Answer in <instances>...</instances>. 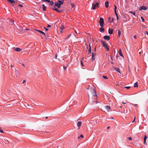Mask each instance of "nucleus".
<instances>
[{
  "label": "nucleus",
  "instance_id": "obj_39",
  "mask_svg": "<svg viewBox=\"0 0 148 148\" xmlns=\"http://www.w3.org/2000/svg\"><path fill=\"white\" fill-rule=\"evenodd\" d=\"M144 144L145 145H147V143L146 142V140H144Z\"/></svg>",
  "mask_w": 148,
  "mask_h": 148
},
{
  "label": "nucleus",
  "instance_id": "obj_57",
  "mask_svg": "<svg viewBox=\"0 0 148 148\" xmlns=\"http://www.w3.org/2000/svg\"><path fill=\"white\" fill-rule=\"evenodd\" d=\"M22 65H23V66H24V67H25V65H24V64H22Z\"/></svg>",
  "mask_w": 148,
  "mask_h": 148
},
{
  "label": "nucleus",
  "instance_id": "obj_42",
  "mask_svg": "<svg viewBox=\"0 0 148 148\" xmlns=\"http://www.w3.org/2000/svg\"><path fill=\"white\" fill-rule=\"evenodd\" d=\"M44 28L46 31H47L48 30V29L47 28L45 27H44Z\"/></svg>",
  "mask_w": 148,
  "mask_h": 148
},
{
  "label": "nucleus",
  "instance_id": "obj_62",
  "mask_svg": "<svg viewBox=\"0 0 148 148\" xmlns=\"http://www.w3.org/2000/svg\"><path fill=\"white\" fill-rule=\"evenodd\" d=\"M122 103L123 104H125V103H124L123 102H122Z\"/></svg>",
  "mask_w": 148,
  "mask_h": 148
},
{
  "label": "nucleus",
  "instance_id": "obj_19",
  "mask_svg": "<svg viewBox=\"0 0 148 148\" xmlns=\"http://www.w3.org/2000/svg\"><path fill=\"white\" fill-rule=\"evenodd\" d=\"M36 30L37 31L40 32V33H42V34H43V35H44V36H45V33L43 32L42 31H40V30H37V29H36Z\"/></svg>",
  "mask_w": 148,
  "mask_h": 148
},
{
  "label": "nucleus",
  "instance_id": "obj_49",
  "mask_svg": "<svg viewBox=\"0 0 148 148\" xmlns=\"http://www.w3.org/2000/svg\"><path fill=\"white\" fill-rule=\"evenodd\" d=\"M135 118H134V119L132 121V123L134 122L135 121Z\"/></svg>",
  "mask_w": 148,
  "mask_h": 148
},
{
  "label": "nucleus",
  "instance_id": "obj_55",
  "mask_svg": "<svg viewBox=\"0 0 148 148\" xmlns=\"http://www.w3.org/2000/svg\"><path fill=\"white\" fill-rule=\"evenodd\" d=\"M42 1H46V0H42Z\"/></svg>",
  "mask_w": 148,
  "mask_h": 148
},
{
  "label": "nucleus",
  "instance_id": "obj_35",
  "mask_svg": "<svg viewBox=\"0 0 148 148\" xmlns=\"http://www.w3.org/2000/svg\"><path fill=\"white\" fill-rule=\"evenodd\" d=\"M63 11L62 10H59L58 11V12L59 13H62V12Z\"/></svg>",
  "mask_w": 148,
  "mask_h": 148
},
{
  "label": "nucleus",
  "instance_id": "obj_21",
  "mask_svg": "<svg viewBox=\"0 0 148 148\" xmlns=\"http://www.w3.org/2000/svg\"><path fill=\"white\" fill-rule=\"evenodd\" d=\"M104 30V29L103 27H101L100 28V31L101 32H103Z\"/></svg>",
  "mask_w": 148,
  "mask_h": 148
},
{
  "label": "nucleus",
  "instance_id": "obj_17",
  "mask_svg": "<svg viewBox=\"0 0 148 148\" xmlns=\"http://www.w3.org/2000/svg\"><path fill=\"white\" fill-rule=\"evenodd\" d=\"M42 7H43V10L44 11H45L46 10V7L45 5L44 4H43L42 5Z\"/></svg>",
  "mask_w": 148,
  "mask_h": 148
},
{
  "label": "nucleus",
  "instance_id": "obj_34",
  "mask_svg": "<svg viewBox=\"0 0 148 148\" xmlns=\"http://www.w3.org/2000/svg\"><path fill=\"white\" fill-rule=\"evenodd\" d=\"M92 56V58H91L92 60V61H94V60L95 59V58H94V57H93V56Z\"/></svg>",
  "mask_w": 148,
  "mask_h": 148
},
{
  "label": "nucleus",
  "instance_id": "obj_40",
  "mask_svg": "<svg viewBox=\"0 0 148 148\" xmlns=\"http://www.w3.org/2000/svg\"><path fill=\"white\" fill-rule=\"evenodd\" d=\"M83 136L81 134L80 135V136L79 137H78V138H79L80 137L83 138Z\"/></svg>",
  "mask_w": 148,
  "mask_h": 148
},
{
  "label": "nucleus",
  "instance_id": "obj_54",
  "mask_svg": "<svg viewBox=\"0 0 148 148\" xmlns=\"http://www.w3.org/2000/svg\"><path fill=\"white\" fill-rule=\"evenodd\" d=\"M134 38H136V36H134Z\"/></svg>",
  "mask_w": 148,
  "mask_h": 148
},
{
  "label": "nucleus",
  "instance_id": "obj_18",
  "mask_svg": "<svg viewBox=\"0 0 148 148\" xmlns=\"http://www.w3.org/2000/svg\"><path fill=\"white\" fill-rule=\"evenodd\" d=\"M8 1L12 3H15V1L14 0H8Z\"/></svg>",
  "mask_w": 148,
  "mask_h": 148
},
{
  "label": "nucleus",
  "instance_id": "obj_23",
  "mask_svg": "<svg viewBox=\"0 0 148 148\" xmlns=\"http://www.w3.org/2000/svg\"><path fill=\"white\" fill-rule=\"evenodd\" d=\"M53 10H55L56 12H58L59 11V10L57 8L55 7V8H53L52 9Z\"/></svg>",
  "mask_w": 148,
  "mask_h": 148
},
{
  "label": "nucleus",
  "instance_id": "obj_61",
  "mask_svg": "<svg viewBox=\"0 0 148 148\" xmlns=\"http://www.w3.org/2000/svg\"><path fill=\"white\" fill-rule=\"evenodd\" d=\"M57 55L55 57V58H57Z\"/></svg>",
  "mask_w": 148,
  "mask_h": 148
},
{
  "label": "nucleus",
  "instance_id": "obj_64",
  "mask_svg": "<svg viewBox=\"0 0 148 148\" xmlns=\"http://www.w3.org/2000/svg\"><path fill=\"white\" fill-rule=\"evenodd\" d=\"M46 118L47 119V117H46Z\"/></svg>",
  "mask_w": 148,
  "mask_h": 148
},
{
  "label": "nucleus",
  "instance_id": "obj_48",
  "mask_svg": "<svg viewBox=\"0 0 148 148\" xmlns=\"http://www.w3.org/2000/svg\"><path fill=\"white\" fill-rule=\"evenodd\" d=\"M51 25H48V26H47V27H51Z\"/></svg>",
  "mask_w": 148,
  "mask_h": 148
},
{
  "label": "nucleus",
  "instance_id": "obj_16",
  "mask_svg": "<svg viewBox=\"0 0 148 148\" xmlns=\"http://www.w3.org/2000/svg\"><path fill=\"white\" fill-rule=\"evenodd\" d=\"M134 87L135 88H138V87L137 82L135 83L134 85Z\"/></svg>",
  "mask_w": 148,
  "mask_h": 148
},
{
  "label": "nucleus",
  "instance_id": "obj_14",
  "mask_svg": "<svg viewBox=\"0 0 148 148\" xmlns=\"http://www.w3.org/2000/svg\"><path fill=\"white\" fill-rule=\"evenodd\" d=\"M113 30L112 29L111 30L110 29V28H109L108 29V33L109 34H111L113 33Z\"/></svg>",
  "mask_w": 148,
  "mask_h": 148
},
{
  "label": "nucleus",
  "instance_id": "obj_37",
  "mask_svg": "<svg viewBox=\"0 0 148 148\" xmlns=\"http://www.w3.org/2000/svg\"><path fill=\"white\" fill-rule=\"evenodd\" d=\"M128 139L129 140H132V138L131 137H128Z\"/></svg>",
  "mask_w": 148,
  "mask_h": 148
},
{
  "label": "nucleus",
  "instance_id": "obj_29",
  "mask_svg": "<svg viewBox=\"0 0 148 148\" xmlns=\"http://www.w3.org/2000/svg\"><path fill=\"white\" fill-rule=\"evenodd\" d=\"M115 14L116 17V18H117V20H118L119 19V17H118V15L117 13V12L116 13H115Z\"/></svg>",
  "mask_w": 148,
  "mask_h": 148
},
{
  "label": "nucleus",
  "instance_id": "obj_41",
  "mask_svg": "<svg viewBox=\"0 0 148 148\" xmlns=\"http://www.w3.org/2000/svg\"><path fill=\"white\" fill-rule=\"evenodd\" d=\"M71 5L72 8H73L75 6V5L73 3H71Z\"/></svg>",
  "mask_w": 148,
  "mask_h": 148
},
{
  "label": "nucleus",
  "instance_id": "obj_45",
  "mask_svg": "<svg viewBox=\"0 0 148 148\" xmlns=\"http://www.w3.org/2000/svg\"><path fill=\"white\" fill-rule=\"evenodd\" d=\"M145 33L147 35H148V32L147 31H145Z\"/></svg>",
  "mask_w": 148,
  "mask_h": 148
},
{
  "label": "nucleus",
  "instance_id": "obj_13",
  "mask_svg": "<svg viewBox=\"0 0 148 148\" xmlns=\"http://www.w3.org/2000/svg\"><path fill=\"white\" fill-rule=\"evenodd\" d=\"M82 124V122L81 121H79L77 122V126L79 128Z\"/></svg>",
  "mask_w": 148,
  "mask_h": 148
},
{
  "label": "nucleus",
  "instance_id": "obj_52",
  "mask_svg": "<svg viewBox=\"0 0 148 148\" xmlns=\"http://www.w3.org/2000/svg\"><path fill=\"white\" fill-rule=\"evenodd\" d=\"M110 128V126H108V127H107V129H109Z\"/></svg>",
  "mask_w": 148,
  "mask_h": 148
},
{
  "label": "nucleus",
  "instance_id": "obj_9",
  "mask_svg": "<svg viewBox=\"0 0 148 148\" xmlns=\"http://www.w3.org/2000/svg\"><path fill=\"white\" fill-rule=\"evenodd\" d=\"M105 7L106 8H108L109 6V2L108 1H106L105 3Z\"/></svg>",
  "mask_w": 148,
  "mask_h": 148
},
{
  "label": "nucleus",
  "instance_id": "obj_3",
  "mask_svg": "<svg viewBox=\"0 0 148 148\" xmlns=\"http://www.w3.org/2000/svg\"><path fill=\"white\" fill-rule=\"evenodd\" d=\"M99 24L100 26L101 27H103V24H104V21L103 18H100L99 19Z\"/></svg>",
  "mask_w": 148,
  "mask_h": 148
},
{
  "label": "nucleus",
  "instance_id": "obj_63",
  "mask_svg": "<svg viewBox=\"0 0 148 148\" xmlns=\"http://www.w3.org/2000/svg\"><path fill=\"white\" fill-rule=\"evenodd\" d=\"M111 64H113V62H111Z\"/></svg>",
  "mask_w": 148,
  "mask_h": 148
},
{
  "label": "nucleus",
  "instance_id": "obj_12",
  "mask_svg": "<svg viewBox=\"0 0 148 148\" xmlns=\"http://www.w3.org/2000/svg\"><path fill=\"white\" fill-rule=\"evenodd\" d=\"M114 69L116 71L118 72L119 73H120V69L118 67H114Z\"/></svg>",
  "mask_w": 148,
  "mask_h": 148
},
{
  "label": "nucleus",
  "instance_id": "obj_59",
  "mask_svg": "<svg viewBox=\"0 0 148 148\" xmlns=\"http://www.w3.org/2000/svg\"><path fill=\"white\" fill-rule=\"evenodd\" d=\"M111 59L112 60H113L112 57H111Z\"/></svg>",
  "mask_w": 148,
  "mask_h": 148
},
{
  "label": "nucleus",
  "instance_id": "obj_11",
  "mask_svg": "<svg viewBox=\"0 0 148 148\" xmlns=\"http://www.w3.org/2000/svg\"><path fill=\"white\" fill-rule=\"evenodd\" d=\"M14 50L17 52H19L21 50V49L19 48H15L14 49Z\"/></svg>",
  "mask_w": 148,
  "mask_h": 148
},
{
  "label": "nucleus",
  "instance_id": "obj_27",
  "mask_svg": "<svg viewBox=\"0 0 148 148\" xmlns=\"http://www.w3.org/2000/svg\"><path fill=\"white\" fill-rule=\"evenodd\" d=\"M147 136L146 135H145V137L144 138V140H146V139H147Z\"/></svg>",
  "mask_w": 148,
  "mask_h": 148
},
{
  "label": "nucleus",
  "instance_id": "obj_43",
  "mask_svg": "<svg viewBox=\"0 0 148 148\" xmlns=\"http://www.w3.org/2000/svg\"><path fill=\"white\" fill-rule=\"evenodd\" d=\"M67 67L64 66L63 68L64 70H65L66 69Z\"/></svg>",
  "mask_w": 148,
  "mask_h": 148
},
{
  "label": "nucleus",
  "instance_id": "obj_22",
  "mask_svg": "<svg viewBox=\"0 0 148 148\" xmlns=\"http://www.w3.org/2000/svg\"><path fill=\"white\" fill-rule=\"evenodd\" d=\"M118 37H120L121 35V32L120 30H118Z\"/></svg>",
  "mask_w": 148,
  "mask_h": 148
},
{
  "label": "nucleus",
  "instance_id": "obj_32",
  "mask_svg": "<svg viewBox=\"0 0 148 148\" xmlns=\"http://www.w3.org/2000/svg\"><path fill=\"white\" fill-rule=\"evenodd\" d=\"M140 18H141V20H142V21H143H143H144L145 19H144V18H143V17H142V16H141V17H140Z\"/></svg>",
  "mask_w": 148,
  "mask_h": 148
},
{
  "label": "nucleus",
  "instance_id": "obj_25",
  "mask_svg": "<svg viewBox=\"0 0 148 148\" xmlns=\"http://www.w3.org/2000/svg\"><path fill=\"white\" fill-rule=\"evenodd\" d=\"M70 36H71V35L70 34H69L66 37L65 39H68L69 38H70Z\"/></svg>",
  "mask_w": 148,
  "mask_h": 148
},
{
  "label": "nucleus",
  "instance_id": "obj_2",
  "mask_svg": "<svg viewBox=\"0 0 148 148\" xmlns=\"http://www.w3.org/2000/svg\"><path fill=\"white\" fill-rule=\"evenodd\" d=\"M63 1L64 0H62V1L58 0L57 2L54 3V5L53 6V7L55 8L56 7H57L58 8H60L61 5L64 3Z\"/></svg>",
  "mask_w": 148,
  "mask_h": 148
},
{
  "label": "nucleus",
  "instance_id": "obj_7",
  "mask_svg": "<svg viewBox=\"0 0 148 148\" xmlns=\"http://www.w3.org/2000/svg\"><path fill=\"white\" fill-rule=\"evenodd\" d=\"M64 26L62 24L60 27V32L61 33H62L63 32V30L64 29Z\"/></svg>",
  "mask_w": 148,
  "mask_h": 148
},
{
  "label": "nucleus",
  "instance_id": "obj_6",
  "mask_svg": "<svg viewBox=\"0 0 148 148\" xmlns=\"http://www.w3.org/2000/svg\"><path fill=\"white\" fill-rule=\"evenodd\" d=\"M105 108L108 112H109L110 110L111 109V107L110 106H105Z\"/></svg>",
  "mask_w": 148,
  "mask_h": 148
},
{
  "label": "nucleus",
  "instance_id": "obj_8",
  "mask_svg": "<svg viewBox=\"0 0 148 148\" xmlns=\"http://www.w3.org/2000/svg\"><path fill=\"white\" fill-rule=\"evenodd\" d=\"M103 38L105 40H108L110 39V37L109 36L106 35L104 36Z\"/></svg>",
  "mask_w": 148,
  "mask_h": 148
},
{
  "label": "nucleus",
  "instance_id": "obj_38",
  "mask_svg": "<svg viewBox=\"0 0 148 148\" xmlns=\"http://www.w3.org/2000/svg\"><path fill=\"white\" fill-rule=\"evenodd\" d=\"M105 48H106L107 49V51H108L109 50V49L108 47H106Z\"/></svg>",
  "mask_w": 148,
  "mask_h": 148
},
{
  "label": "nucleus",
  "instance_id": "obj_44",
  "mask_svg": "<svg viewBox=\"0 0 148 148\" xmlns=\"http://www.w3.org/2000/svg\"><path fill=\"white\" fill-rule=\"evenodd\" d=\"M95 54L94 53H92V56H93V57L95 55Z\"/></svg>",
  "mask_w": 148,
  "mask_h": 148
},
{
  "label": "nucleus",
  "instance_id": "obj_26",
  "mask_svg": "<svg viewBox=\"0 0 148 148\" xmlns=\"http://www.w3.org/2000/svg\"><path fill=\"white\" fill-rule=\"evenodd\" d=\"M49 3H50V5H52L53 4V3H54V2L52 1H50V2Z\"/></svg>",
  "mask_w": 148,
  "mask_h": 148
},
{
  "label": "nucleus",
  "instance_id": "obj_15",
  "mask_svg": "<svg viewBox=\"0 0 148 148\" xmlns=\"http://www.w3.org/2000/svg\"><path fill=\"white\" fill-rule=\"evenodd\" d=\"M119 53L120 56L123 57V54H122V51L121 49H120L119 51Z\"/></svg>",
  "mask_w": 148,
  "mask_h": 148
},
{
  "label": "nucleus",
  "instance_id": "obj_20",
  "mask_svg": "<svg viewBox=\"0 0 148 148\" xmlns=\"http://www.w3.org/2000/svg\"><path fill=\"white\" fill-rule=\"evenodd\" d=\"M90 45H90H89V49L88 51V53L89 54H90L91 53V49Z\"/></svg>",
  "mask_w": 148,
  "mask_h": 148
},
{
  "label": "nucleus",
  "instance_id": "obj_56",
  "mask_svg": "<svg viewBox=\"0 0 148 148\" xmlns=\"http://www.w3.org/2000/svg\"><path fill=\"white\" fill-rule=\"evenodd\" d=\"M81 64L82 65V66H83V64L82 63V61H81Z\"/></svg>",
  "mask_w": 148,
  "mask_h": 148
},
{
  "label": "nucleus",
  "instance_id": "obj_5",
  "mask_svg": "<svg viewBox=\"0 0 148 148\" xmlns=\"http://www.w3.org/2000/svg\"><path fill=\"white\" fill-rule=\"evenodd\" d=\"M147 9V8L145 6L143 5L141 6L139 9L140 10H146Z\"/></svg>",
  "mask_w": 148,
  "mask_h": 148
},
{
  "label": "nucleus",
  "instance_id": "obj_60",
  "mask_svg": "<svg viewBox=\"0 0 148 148\" xmlns=\"http://www.w3.org/2000/svg\"><path fill=\"white\" fill-rule=\"evenodd\" d=\"M75 32L76 33H77V34L78 33L77 32V31L76 30H75Z\"/></svg>",
  "mask_w": 148,
  "mask_h": 148
},
{
  "label": "nucleus",
  "instance_id": "obj_10",
  "mask_svg": "<svg viewBox=\"0 0 148 148\" xmlns=\"http://www.w3.org/2000/svg\"><path fill=\"white\" fill-rule=\"evenodd\" d=\"M101 43L102 44L103 46L105 48L106 47H107V45H106L105 43L103 41H102L101 42Z\"/></svg>",
  "mask_w": 148,
  "mask_h": 148
},
{
  "label": "nucleus",
  "instance_id": "obj_36",
  "mask_svg": "<svg viewBox=\"0 0 148 148\" xmlns=\"http://www.w3.org/2000/svg\"><path fill=\"white\" fill-rule=\"evenodd\" d=\"M0 132L3 133V131L1 129V128H0Z\"/></svg>",
  "mask_w": 148,
  "mask_h": 148
},
{
  "label": "nucleus",
  "instance_id": "obj_47",
  "mask_svg": "<svg viewBox=\"0 0 148 148\" xmlns=\"http://www.w3.org/2000/svg\"><path fill=\"white\" fill-rule=\"evenodd\" d=\"M131 13H132V14H133L134 15H135V12H131Z\"/></svg>",
  "mask_w": 148,
  "mask_h": 148
},
{
  "label": "nucleus",
  "instance_id": "obj_4",
  "mask_svg": "<svg viewBox=\"0 0 148 148\" xmlns=\"http://www.w3.org/2000/svg\"><path fill=\"white\" fill-rule=\"evenodd\" d=\"M99 5V3L98 2L96 3L95 4H94V3H93L92 4V9H93V10L95 9L96 7H98Z\"/></svg>",
  "mask_w": 148,
  "mask_h": 148
},
{
  "label": "nucleus",
  "instance_id": "obj_50",
  "mask_svg": "<svg viewBox=\"0 0 148 148\" xmlns=\"http://www.w3.org/2000/svg\"><path fill=\"white\" fill-rule=\"evenodd\" d=\"M26 82V81L25 80L23 81V83H24Z\"/></svg>",
  "mask_w": 148,
  "mask_h": 148
},
{
  "label": "nucleus",
  "instance_id": "obj_51",
  "mask_svg": "<svg viewBox=\"0 0 148 148\" xmlns=\"http://www.w3.org/2000/svg\"><path fill=\"white\" fill-rule=\"evenodd\" d=\"M19 6L21 7H22L23 6L22 5H19Z\"/></svg>",
  "mask_w": 148,
  "mask_h": 148
},
{
  "label": "nucleus",
  "instance_id": "obj_24",
  "mask_svg": "<svg viewBox=\"0 0 148 148\" xmlns=\"http://www.w3.org/2000/svg\"><path fill=\"white\" fill-rule=\"evenodd\" d=\"M114 13H116V10L117 8V7H116V6L115 5H114Z\"/></svg>",
  "mask_w": 148,
  "mask_h": 148
},
{
  "label": "nucleus",
  "instance_id": "obj_31",
  "mask_svg": "<svg viewBox=\"0 0 148 148\" xmlns=\"http://www.w3.org/2000/svg\"><path fill=\"white\" fill-rule=\"evenodd\" d=\"M15 73L16 74V76L17 77V75L18 74V71H17L16 70L15 71Z\"/></svg>",
  "mask_w": 148,
  "mask_h": 148
},
{
  "label": "nucleus",
  "instance_id": "obj_1",
  "mask_svg": "<svg viewBox=\"0 0 148 148\" xmlns=\"http://www.w3.org/2000/svg\"><path fill=\"white\" fill-rule=\"evenodd\" d=\"M88 95L89 98L90 96H97V95L96 94V91L94 89H92L89 90L88 92Z\"/></svg>",
  "mask_w": 148,
  "mask_h": 148
},
{
  "label": "nucleus",
  "instance_id": "obj_28",
  "mask_svg": "<svg viewBox=\"0 0 148 148\" xmlns=\"http://www.w3.org/2000/svg\"><path fill=\"white\" fill-rule=\"evenodd\" d=\"M111 17H108V19L109 22H110V23L112 22V21H111Z\"/></svg>",
  "mask_w": 148,
  "mask_h": 148
},
{
  "label": "nucleus",
  "instance_id": "obj_30",
  "mask_svg": "<svg viewBox=\"0 0 148 148\" xmlns=\"http://www.w3.org/2000/svg\"><path fill=\"white\" fill-rule=\"evenodd\" d=\"M103 77L104 79H108V78L106 76H104V75L103 76Z\"/></svg>",
  "mask_w": 148,
  "mask_h": 148
},
{
  "label": "nucleus",
  "instance_id": "obj_53",
  "mask_svg": "<svg viewBox=\"0 0 148 148\" xmlns=\"http://www.w3.org/2000/svg\"><path fill=\"white\" fill-rule=\"evenodd\" d=\"M114 20V18H112V20H111V21H112V22Z\"/></svg>",
  "mask_w": 148,
  "mask_h": 148
},
{
  "label": "nucleus",
  "instance_id": "obj_46",
  "mask_svg": "<svg viewBox=\"0 0 148 148\" xmlns=\"http://www.w3.org/2000/svg\"><path fill=\"white\" fill-rule=\"evenodd\" d=\"M50 1H51L49 0H46V2L49 3L50 2Z\"/></svg>",
  "mask_w": 148,
  "mask_h": 148
},
{
  "label": "nucleus",
  "instance_id": "obj_33",
  "mask_svg": "<svg viewBox=\"0 0 148 148\" xmlns=\"http://www.w3.org/2000/svg\"><path fill=\"white\" fill-rule=\"evenodd\" d=\"M125 88L127 89H129L130 88V86H125Z\"/></svg>",
  "mask_w": 148,
  "mask_h": 148
},
{
  "label": "nucleus",
  "instance_id": "obj_58",
  "mask_svg": "<svg viewBox=\"0 0 148 148\" xmlns=\"http://www.w3.org/2000/svg\"><path fill=\"white\" fill-rule=\"evenodd\" d=\"M111 119H114V118L113 117H111Z\"/></svg>",
  "mask_w": 148,
  "mask_h": 148
}]
</instances>
